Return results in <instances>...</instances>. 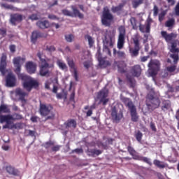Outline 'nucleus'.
Instances as JSON below:
<instances>
[{
	"label": "nucleus",
	"mask_w": 179,
	"mask_h": 179,
	"mask_svg": "<svg viewBox=\"0 0 179 179\" xmlns=\"http://www.w3.org/2000/svg\"><path fill=\"white\" fill-rule=\"evenodd\" d=\"M127 150H128V152L129 153V155H131L132 157H134V159H138V156L136 155V150H135L134 147H132L131 145H129L127 146Z\"/></svg>",
	"instance_id": "7c9ffc66"
},
{
	"label": "nucleus",
	"mask_w": 179,
	"mask_h": 179,
	"mask_svg": "<svg viewBox=\"0 0 179 179\" xmlns=\"http://www.w3.org/2000/svg\"><path fill=\"white\" fill-rule=\"evenodd\" d=\"M54 145H55V142L52 141H48L43 143V147L46 150H48L49 148H50L52 146H54Z\"/></svg>",
	"instance_id": "c03bdc74"
},
{
	"label": "nucleus",
	"mask_w": 179,
	"mask_h": 179,
	"mask_svg": "<svg viewBox=\"0 0 179 179\" xmlns=\"http://www.w3.org/2000/svg\"><path fill=\"white\" fill-rule=\"evenodd\" d=\"M176 65L170 66L166 67V70L170 73H173L174 71H176Z\"/></svg>",
	"instance_id": "bf43d9fd"
},
{
	"label": "nucleus",
	"mask_w": 179,
	"mask_h": 179,
	"mask_svg": "<svg viewBox=\"0 0 179 179\" xmlns=\"http://www.w3.org/2000/svg\"><path fill=\"white\" fill-rule=\"evenodd\" d=\"M10 109L5 104H1L0 106V115L2 113H10Z\"/></svg>",
	"instance_id": "f704fd0d"
},
{
	"label": "nucleus",
	"mask_w": 179,
	"mask_h": 179,
	"mask_svg": "<svg viewBox=\"0 0 179 179\" xmlns=\"http://www.w3.org/2000/svg\"><path fill=\"white\" fill-rule=\"evenodd\" d=\"M131 73L133 77L139 78L142 74V69L141 65L136 64L131 67Z\"/></svg>",
	"instance_id": "5701e85b"
},
{
	"label": "nucleus",
	"mask_w": 179,
	"mask_h": 179,
	"mask_svg": "<svg viewBox=\"0 0 179 179\" xmlns=\"http://www.w3.org/2000/svg\"><path fill=\"white\" fill-rule=\"evenodd\" d=\"M25 68L29 74H34L36 71L37 65L34 62H27Z\"/></svg>",
	"instance_id": "412c9836"
},
{
	"label": "nucleus",
	"mask_w": 179,
	"mask_h": 179,
	"mask_svg": "<svg viewBox=\"0 0 179 179\" xmlns=\"http://www.w3.org/2000/svg\"><path fill=\"white\" fill-rule=\"evenodd\" d=\"M22 124L21 122H16L10 125V129H22Z\"/></svg>",
	"instance_id": "58836bf2"
},
{
	"label": "nucleus",
	"mask_w": 179,
	"mask_h": 179,
	"mask_svg": "<svg viewBox=\"0 0 179 179\" xmlns=\"http://www.w3.org/2000/svg\"><path fill=\"white\" fill-rule=\"evenodd\" d=\"M42 55L43 54L41 52L37 53V57L41 62L39 75L41 77L48 78L50 76L51 73L50 69L55 68V62L50 58L44 59L42 57Z\"/></svg>",
	"instance_id": "7ed1b4c3"
},
{
	"label": "nucleus",
	"mask_w": 179,
	"mask_h": 179,
	"mask_svg": "<svg viewBox=\"0 0 179 179\" xmlns=\"http://www.w3.org/2000/svg\"><path fill=\"white\" fill-rule=\"evenodd\" d=\"M24 16L20 13L11 14L10 16V23L13 26H17V24L22 22Z\"/></svg>",
	"instance_id": "2eb2a0df"
},
{
	"label": "nucleus",
	"mask_w": 179,
	"mask_h": 179,
	"mask_svg": "<svg viewBox=\"0 0 179 179\" xmlns=\"http://www.w3.org/2000/svg\"><path fill=\"white\" fill-rule=\"evenodd\" d=\"M103 153V150L98 149H90L88 150V155L92 157L99 156Z\"/></svg>",
	"instance_id": "c85d7f7f"
},
{
	"label": "nucleus",
	"mask_w": 179,
	"mask_h": 179,
	"mask_svg": "<svg viewBox=\"0 0 179 179\" xmlns=\"http://www.w3.org/2000/svg\"><path fill=\"white\" fill-rule=\"evenodd\" d=\"M146 90L148 91V93L146 96L145 105L150 111H154L160 107V98L156 96L155 88L147 85Z\"/></svg>",
	"instance_id": "f03ea898"
},
{
	"label": "nucleus",
	"mask_w": 179,
	"mask_h": 179,
	"mask_svg": "<svg viewBox=\"0 0 179 179\" xmlns=\"http://www.w3.org/2000/svg\"><path fill=\"white\" fill-rule=\"evenodd\" d=\"M161 36L166 43H170L173 41V40L177 38L178 34L177 33H174V32H171L169 34L166 31H162Z\"/></svg>",
	"instance_id": "f3484780"
},
{
	"label": "nucleus",
	"mask_w": 179,
	"mask_h": 179,
	"mask_svg": "<svg viewBox=\"0 0 179 179\" xmlns=\"http://www.w3.org/2000/svg\"><path fill=\"white\" fill-rule=\"evenodd\" d=\"M45 51L52 53L56 51V48L55 45H46Z\"/></svg>",
	"instance_id": "09e8293b"
},
{
	"label": "nucleus",
	"mask_w": 179,
	"mask_h": 179,
	"mask_svg": "<svg viewBox=\"0 0 179 179\" xmlns=\"http://www.w3.org/2000/svg\"><path fill=\"white\" fill-rule=\"evenodd\" d=\"M143 3V0H133L132 1V6L134 8H137L139 6Z\"/></svg>",
	"instance_id": "79ce46f5"
},
{
	"label": "nucleus",
	"mask_w": 179,
	"mask_h": 179,
	"mask_svg": "<svg viewBox=\"0 0 179 179\" xmlns=\"http://www.w3.org/2000/svg\"><path fill=\"white\" fill-rule=\"evenodd\" d=\"M101 20L102 25L107 27H110L111 26L112 22L114 20V16L110 13V10L108 7L103 8Z\"/></svg>",
	"instance_id": "423d86ee"
},
{
	"label": "nucleus",
	"mask_w": 179,
	"mask_h": 179,
	"mask_svg": "<svg viewBox=\"0 0 179 179\" xmlns=\"http://www.w3.org/2000/svg\"><path fill=\"white\" fill-rule=\"evenodd\" d=\"M7 36V29L6 28H0V39L5 38Z\"/></svg>",
	"instance_id": "49530a36"
},
{
	"label": "nucleus",
	"mask_w": 179,
	"mask_h": 179,
	"mask_svg": "<svg viewBox=\"0 0 179 179\" xmlns=\"http://www.w3.org/2000/svg\"><path fill=\"white\" fill-rule=\"evenodd\" d=\"M71 8L73 13L67 9H64L62 10V14L65 16H69L71 17H78L80 19L84 18V15L80 12V10L76 8V6H71Z\"/></svg>",
	"instance_id": "9d476101"
},
{
	"label": "nucleus",
	"mask_w": 179,
	"mask_h": 179,
	"mask_svg": "<svg viewBox=\"0 0 179 179\" xmlns=\"http://www.w3.org/2000/svg\"><path fill=\"white\" fill-rule=\"evenodd\" d=\"M11 124H12V122L10 121V120H8V121L6 122V124L3 125L2 127L3 129H10Z\"/></svg>",
	"instance_id": "603ef678"
},
{
	"label": "nucleus",
	"mask_w": 179,
	"mask_h": 179,
	"mask_svg": "<svg viewBox=\"0 0 179 179\" xmlns=\"http://www.w3.org/2000/svg\"><path fill=\"white\" fill-rule=\"evenodd\" d=\"M14 120V117L12 115H2L0 114V123L3 124L4 122H8V120Z\"/></svg>",
	"instance_id": "cd10ccee"
},
{
	"label": "nucleus",
	"mask_w": 179,
	"mask_h": 179,
	"mask_svg": "<svg viewBox=\"0 0 179 179\" xmlns=\"http://www.w3.org/2000/svg\"><path fill=\"white\" fill-rule=\"evenodd\" d=\"M38 116H31L30 117V120L34 122V123H36V122H38Z\"/></svg>",
	"instance_id": "338daca9"
},
{
	"label": "nucleus",
	"mask_w": 179,
	"mask_h": 179,
	"mask_svg": "<svg viewBox=\"0 0 179 179\" xmlns=\"http://www.w3.org/2000/svg\"><path fill=\"white\" fill-rule=\"evenodd\" d=\"M153 164L158 167L159 169H164L166 168V165L164 162H162V161H159V159H154Z\"/></svg>",
	"instance_id": "c9c22d12"
},
{
	"label": "nucleus",
	"mask_w": 179,
	"mask_h": 179,
	"mask_svg": "<svg viewBox=\"0 0 179 179\" xmlns=\"http://www.w3.org/2000/svg\"><path fill=\"white\" fill-rule=\"evenodd\" d=\"M125 6V3H120L118 6H112L111 8V11L113 13H117L118 15H120V12H122L123 10V8H124Z\"/></svg>",
	"instance_id": "bb28decb"
},
{
	"label": "nucleus",
	"mask_w": 179,
	"mask_h": 179,
	"mask_svg": "<svg viewBox=\"0 0 179 179\" xmlns=\"http://www.w3.org/2000/svg\"><path fill=\"white\" fill-rule=\"evenodd\" d=\"M134 47L131 48L129 49L130 54L131 57H136L139 55V51L141 50V46L139 43V39L138 38H135L133 40Z\"/></svg>",
	"instance_id": "ddd939ff"
},
{
	"label": "nucleus",
	"mask_w": 179,
	"mask_h": 179,
	"mask_svg": "<svg viewBox=\"0 0 179 179\" xmlns=\"http://www.w3.org/2000/svg\"><path fill=\"white\" fill-rule=\"evenodd\" d=\"M2 6L3 8H5L6 9H8V10H13V6L12 5H8L6 3H3Z\"/></svg>",
	"instance_id": "0e129e2a"
},
{
	"label": "nucleus",
	"mask_w": 179,
	"mask_h": 179,
	"mask_svg": "<svg viewBox=\"0 0 179 179\" xmlns=\"http://www.w3.org/2000/svg\"><path fill=\"white\" fill-rule=\"evenodd\" d=\"M150 57V56L148 55V56H143L140 57L141 62H148V59H149V58Z\"/></svg>",
	"instance_id": "680f3d73"
},
{
	"label": "nucleus",
	"mask_w": 179,
	"mask_h": 179,
	"mask_svg": "<svg viewBox=\"0 0 179 179\" xmlns=\"http://www.w3.org/2000/svg\"><path fill=\"white\" fill-rule=\"evenodd\" d=\"M175 24H176V20H174V18H171L165 22V27L168 28H171L174 27Z\"/></svg>",
	"instance_id": "4c0bfd02"
},
{
	"label": "nucleus",
	"mask_w": 179,
	"mask_h": 179,
	"mask_svg": "<svg viewBox=\"0 0 179 179\" xmlns=\"http://www.w3.org/2000/svg\"><path fill=\"white\" fill-rule=\"evenodd\" d=\"M153 23V20L150 17H148L144 24H139L138 28L139 31L143 34H150V27Z\"/></svg>",
	"instance_id": "f8f14e48"
},
{
	"label": "nucleus",
	"mask_w": 179,
	"mask_h": 179,
	"mask_svg": "<svg viewBox=\"0 0 179 179\" xmlns=\"http://www.w3.org/2000/svg\"><path fill=\"white\" fill-rule=\"evenodd\" d=\"M113 55H117L120 59H124L126 57V53L124 51H117L116 48H113Z\"/></svg>",
	"instance_id": "473e14b6"
},
{
	"label": "nucleus",
	"mask_w": 179,
	"mask_h": 179,
	"mask_svg": "<svg viewBox=\"0 0 179 179\" xmlns=\"http://www.w3.org/2000/svg\"><path fill=\"white\" fill-rule=\"evenodd\" d=\"M142 137H143V134H142L141 131L138 130L135 134V138H136L137 141L140 143L142 142Z\"/></svg>",
	"instance_id": "37998d69"
},
{
	"label": "nucleus",
	"mask_w": 179,
	"mask_h": 179,
	"mask_svg": "<svg viewBox=\"0 0 179 179\" xmlns=\"http://www.w3.org/2000/svg\"><path fill=\"white\" fill-rule=\"evenodd\" d=\"M111 117L114 122H119L123 118V113H118L117 108L114 106L111 110Z\"/></svg>",
	"instance_id": "aec40b11"
},
{
	"label": "nucleus",
	"mask_w": 179,
	"mask_h": 179,
	"mask_svg": "<svg viewBox=\"0 0 179 179\" xmlns=\"http://www.w3.org/2000/svg\"><path fill=\"white\" fill-rule=\"evenodd\" d=\"M130 23L133 27V29H134V30L138 29V26L136 25V18L131 17L130 18Z\"/></svg>",
	"instance_id": "a18cd8bd"
},
{
	"label": "nucleus",
	"mask_w": 179,
	"mask_h": 179,
	"mask_svg": "<svg viewBox=\"0 0 179 179\" xmlns=\"http://www.w3.org/2000/svg\"><path fill=\"white\" fill-rule=\"evenodd\" d=\"M5 171L9 176H18L20 175V171L15 166H12V165L5 166Z\"/></svg>",
	"instance_id": "4be33fe9"
},
{
	"label": "nucleus",
	"mask_w": 179,
	"mask_h": 179,
	"mask_svg": "<svg viewBox=\"0 0 179 179\" xmlns=\"http://www.w3.org/2000/svg\"><path fill=\"white\" fill-rule=\"evenodd\" d=\"M15 94L16 96H19V100L22 103H25L27 102L26 96H28V93L26 92L22 88H16L15 91Z\"/></svg>",
	"instance_id": "6ab92c4d"
},
{
	"label": "nucleus",
	"mask_w": 179,
	"mask_h": 179,
	"mask_svg": "<svg viewBox=\"0 0 179 179\" xmlns=\"http://www.w3.org/2000/svg\"><path fill=\"white\" fill-rule=\"evenodd\" d=\"M26 59L21 57H15L13 59V64L15 68L14 72L17 76L18 79L23 81L22 87L28 92H31L32 89H37L39 87L38 80H34L31 76L24 73H21L22 66L24 64Z\"/></svg>",
	"instance_id": "f257e3e1"
},
{
	"label": "nucleus",
	"mask_w": 179,
	"mask_h": 179,
	"mask_svg": "<svg viewBox=\"0 0 179 179\" xmlns=\"http://www.w3.org/2000/svg\"><path fill=\"white\" fill-rule=\"evenodd\" d=\"M171 108V102L170 100H163L162 106L161 107L163 111L169 110Z\"/></svg>",
	"instance_id": "c756f323"
},
{
	"label": "nucleus",
	"mask_w": 179,
	"mask_h": 179,
	"mask_svg": "<svg viewBox=\"0 0 179 179\" xmlns=\"http://www.w3.org/2000/svg\"><path fill=\"white\" fill-rule=\"evenodd\" d=\"M57 64L59 66V68L62 70H66L67 69V65L66 63L62 62L61 60L57 61Z\"/></svg>",
	"instance_id": "a19ab883"
},
{
	"label": "nucleus",
	"mask_w": 179,
	"mask_h": 179,
	"mask_svg": "<svg viewBox=\"0 0 179 179\" xmlns=\"http://www.w3.org/2000/svg\"><path fill=\"white\" fill-rule=\"evenodd\" d=\"M74 38H75V36L72 34L65 35V40L68 43H72Z\"/></svg>",
	"instance_id": "de8ad7c7"
},
{
	"label": "nucleus",
	"mask_w": 179,
	"mask_h": 179,
	"mask_svg": "<svg viewBox=\"0 0 179 179\" xmlns=\"http://www.w3.org/2000/svg\"><path fill=\"white\" fill-rule=\"evenodd\" d=\"M115 38V31L110 30L107 31L106 35L105 36V39L103 40V50L110 57L112 56V52L109 47L113 48Z\"/></svg>",
	"instance_id": "20e7f679"
},
{
	"label": "nucleus",
	"mask_w": 179,
	"mask_h": 179,
	"mask_svg": "<svg viewBox=\"0 0 179 179\" xmlns=\"http://www.w3.org/2000/svg\"><path fill=\"white\" fill-rule=\"evenodd\" d=\"M54 109L53 106L51 103H43L42 101H39L38 113L42 117L48 116L52 110Z\"/></svg>",
	"instance_id": "6e6552de"
},
{
	"label": "nucleus",
	"mask_w": 179,
	"mask_h": 179,
	"mask_svg": "<svg viewBox=\"0 0 179 179\" xmlns=\"http://www.w3.org/2000/svg\"><path fill=\"white\" fill-rule=\"evenodd\" d=\"M48 18L52 20H59V17L53 14H49Z\"/></svg>",
	"instance_id": "6e6d98bb"
},
{
	"label": "nucleus",
	"mask_w": 179,
	"mask_h": 179,
	"mask_svg": "<svg viewBox=\"0 0 179 179\" xmlns=\"http://www.w3.org/2000/svg\"><path fill=\"white\" fill-rule=\"evenodd\" d=\"M162 64L158 59H150L148 63V68L150 69V73L152 76H155L157 75V73L160 71V66Z\"/></svg>",
	"instance_id": "1a4fd4ad"
},
{
	"label": "nucleus",
	"mask_w": 179,
	"mask_h": 179,
	"mask_svg": "<svg viewBox=\"0 0 179 179\" xmlns=\"http://www.w3.org/2000/svg\"><path fill=\"white\" fill-rule=\"evenodd\" d=\"M127 79L129 83L130 88H135V85L136 84V80L131 75H127Z\"/></svg>",
	"instance_id": "2f4dec72"
},
{
	"label": "nucleus",
	"mask_w": 179,
	"mask_h": 179,
	"mask_svg": "<svg viewBox=\"0 0 179 179\" xmlns=\"http://www.w3.org/2000/svg\"><path fill=\"white\" fill-rule=\"evenodd\" d=\"M77 121L75 119H69L64 122V126L66 129H73L77 128Z\"/></svg>",
	"instance_id": "393cba45"
},
{
	"label": "nucleus",
	"mask_w": 179,
	"mask_h": 179,
	"mask_svg": "<svg viewBox=\"0 0 179 179\" xmlns=\"http://www.w3.org/2000/svg\"><path fill=\"white\" fill-rule=\"evenodd\" d=\"M157 15H159V7H157V6L154 5V8H153V16L154 17H157Z\"/></svg>",
	"instance_id": "4d7b16f0"
},
{
	"label": "nucleus",
	"mask_w": 179,
	"mask_h": 179,
	"mask_svg": "<svg viewBox=\"0 0 179 179\" xmlns=\"http://www.w3.org/2000/svg\"><path fill=\"white\" fill-rule=\"evenodd\" d=\"M106 61H105V60L103 59H99V66H100L105 67V66H106Z\"/></svg>",
	"instance_id": "774afa93"
},
{
	"label": "nucleus",
	"mask_w": 179,
	"mask_h": 179,
	"mask_svg": "<svg viewBox=\"0 0 179 179\" xmlns=\"http://www.w3.org/2000/svg\"><path fill=\"white\" fill-rule=\"evenodd\" d=\"M9 50L11 53H15L16 52V45H10Z\"/></svg>",
	"instance_id": "052dcab7"
},
{
	"label": "nucleus",
	"mask_w": 179,
	"mask_h": 179,
	"mask_svg": "<svg viewBox=\"0 0 179 179\" xmlns=\"http://www.w3.org/2000/svg\"><path fill=\"white\" fill-rule=\"evenodd\" d=\"M43 37H44V34L43 33H41V31H34L31 33V42L33 44H36V43L37 42V40L38 38H43Z\"/></svg>",
	"instance_id": "b1692460"
},
{
	"label": "nucleus",
	"mask_w": 179,
	"mask_h": 179,
	"mask_svg": "<svg viewBox=\"0 0 179 179\" xmlns=\"http://www.w3.org/2000/svg\"><path fill=\"white\" fill-rule=\"evenodd\" d=\"M119 36L117 40V48L122 50L124 48L126 40L127 29L125 26L121 25L118 27Z\"/></svg>",
	"instance_id": "0eeeda50"
},
{
	"label": "nucleus",
	"mask_w": 179,
	"mask_h": 179,
	"mask_svg": "<svg viewBox=\"0 0 179 179\" xmlns=\"http://www.w3.org/2000/svg\"><path fill=\"white\" fill-rule=\"evenodd\" d=\"M29 20H31V21H36L38 20V17L37 14H31L29 16Z\"/></svg>",
	"instance_id": "5fc2aeb1"
},
{
	"label": "nucleus",
	"mask_w": 179,
	"mask_h": 179,
	"mask_svg": "<svg viewBox=\"0 0 179 179\" xmlns=\"http://www.w3.org/2000/svg\"><path fill=\"white\" fill-rule=\"evenodd\" d=\"M13 119H11V120L15 121V120H20L23 119V115L19 113H15L13 115Z\"/></svg>",
	"instance_id": "3c124183"
},
{
	"label": "nucleus",
	"mask_w": 179,
	"mask_h": 179,
	"mask_svg": "<svg viewBox=\"0 0 179 179\" xmlns=\"http://www.w3.org/2000/svg\"><path fill=\"white\" fill-rule=\"evenodd\" d=\"M90 48H92L94 44V41L90 35L87 36Z\"/></svg>",
	"instance_id": "8fccbe9b"
},
{
	"label": "nucleus",
	"mask_w": 179,
	"mask_h": 179,
	"mask_svg": "<svg viewBox=\"0 0 179 179\" xmlns=\"http://www.w3.org/2000/svg\"><path fill=\"white\" fill-rule=\"evenodd\" d=\"M109 94V90L107 88H103L98 92V99H99V103H102L103 106H106L109 102L108 98Z\"/></svg>",
	"instance_id": "9b49d317"
},
{
	"label": "nucleus",
	"mask_w": 179,
	"mask_h": 179,
	"mask_svg": "<svg viewBox=\"0 0 179 179\" xmlns=\"http://www.w3.org/2000/svg\"><path fill=\"white\" fill-rule=\"evenodd\" d=\"M170 57L173 59L174 64H177L178 60H179V56L178 52H174L173 54L170 55Z\"/></svg>",
	"instance_id": "ea45409f"
},
{
	"label": "nucleus",
	"mask_w": 179,
	"mask_h": 179,
	"mask_svg": "<svg viewBox=\"0 0 179 179\" xmlns=\"http://www.w3.org/2000/svg\"><path fill=\"white\" fill-rule=\"evenodd\" d=\"M17 79L14 74L8 73L6 76V85L8 87H14L16 86Z\"/></svg>",
	"instance_id": "dca6fc26"
},
{
	"label": "nucleus",
	"mask_w": 179,
	"mask_h": 179,
	"mask_svg": "<svg viewBox=\"0 0 179 179\" xmlns=\"http://www.w3.org/2000/svg\"><path fill=\"white\" fill-rule=\"evenodd\" d=\"M178 40H175L171 43V53H179V48H177Z\"/></svg>",
	"instance_id": "72a5a7b5"
},
{
	"label": "nucleus",
	"mask_w": 179,
	"mask_h": 179,
	"mask_svg": "<svg viewBox=\"0 0 179 179\" xmlns=\"http://www.w3.org/2000/svg\"><path fill=\"white\" fill-rule=\"evenodd\" d=\"M51 83L49 80H46L45 83V88L48 90H50Z\"/></svg>",
	"instance_id": "69168bd1"
},
{
	"label": "nucleus",
	"mask_w": 179,
	"mask_h": 179,
	"mask_svg": "<svg viewBox=\"0 0 179 179\" xmlns=\"http://www.w3.org/2000/svg\"><path fill=\"white\" fill-rule=\"evenodd\" d=\"M175 15L179 17V2L177 3L175 7Z\"/></svg>",
	"instance_id": "e2e57ef3"
},
{
	"label": "nucleus",
	"mask_w": 179,
	"mask_h": 179,
	"mask_svg": "<svg viewBox=\"0 0 179 179\" xmlns=\"http://www.w3.org/2000/svg\"><path fill=\"white\" fill-rule=\"evenodd\" d=\"M66 62H67V64H68V66H69V68L71 69H72L73 71V77L75 78V80L78 81V69L76 66L75 62L73 61V59H71L69 57H68L66 59Z\"/></svg>",
	"instance_id": "a211bd4d"
},
{
	"label": "nucleus",
	"mask_w": 179,
	"mask_h": 179,
	"mask_svg": "<svg viewBox=\"0 0 179 179\" xmlns=\"http://www.w3.org/2000/svg\"><path fill=\"white\" fill-rule=\"evenodd\" d=\"M165 16H166V11L161 12V13L159 15V21L163 22Z\"/></svg>",
	"instance_id": "13d9d810"
},
{
	"label": "nucleus",
	"mask_w": 179,
	"mask_h": 179,
	"mask_svg": "<svg viewBox=\"0 0 179 179\" xmlns=\"http://www.w3.org/2000/svg\"><path fill=\"white\" fill-rule=\"evenodd\" d=\"M36 26L41 29H46L50 27V23L48 20H38Z\"/></svg>",
	"instance_id": "a878e982"
},
{
	"label": "nucleus",
	"mask_w": 179,
	"mask_h": 179,
	"mask_svg": "<svg viewBox=\"0 0 179 179\" xmlns=\"http://www.w3.org/2000/svg\"><path fill=\"white\" fill-rule=\"evenodd\" d=\"M62 148L61 145H56L51 147L52 152H58Z\"/></svg>",
	"instance_id": "864d4df0"
},
{
	"label": "nucleus",
	"mask_w": 179,
	"mask_h": 179,
	"mask_svg": "<svg viewBox=\"0 0 179 179\" xmlns=\"http://www.w3.org/2000/svg\"><path fill=\"white\" fill-rule=\"evenodd\" d=\"M121 101L124 104V106L128 108L130 112V115L131 117V121L133 122H137L139 120V116L138 115V112L136 111V106L130 98L125 96L121 97Z\"/></svg>",
	"instance_id": "39448f33"
},
{
	"label": "nucleus",
	"mask_w": 179,
	"mask_h": 179,
	"mask_svg": "<svg viewBox=\"0 0 179 179\" xmlns=\"http://www.w3.org/2000/svg\"><path fill=\"white\" fill-rule=\"evenodd\" d=\"M137 160H140L148 164L149 166H152V161H150V158H148V157H137Z\"/></svg>",
	"instance_id": "e433bc0d"
},
{
	"label": "nucleus",
	"mask_w": 179,
	"mask_h": 179,
	"mask_svg": "<svg viewBox=\"0 0 179 179\" xmlns=\"http://www.w3.org/2000/svg\"><path fill=\"white\" fill-rule=\"evenodd\" d=\"M6 67H7V54L3 52L1 54L0 59V72L3 76L6 73Z\"/></svg>",
	"instance_id": "4468645a"
}]
</instances>
